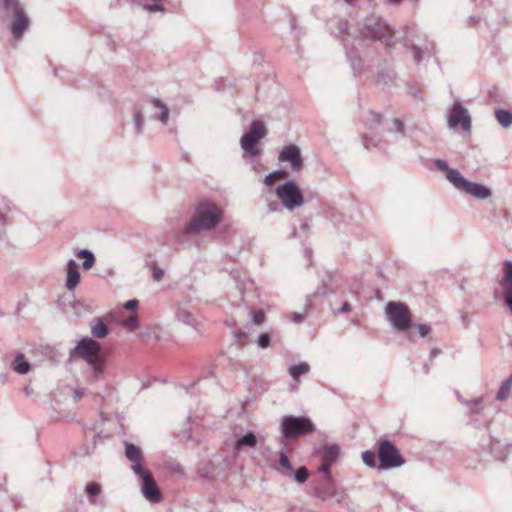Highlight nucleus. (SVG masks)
Listing matches in <instances>:
<instances>
[{
  "mask_svg": "<svg viewBox=\"0 0 512 512\" xmlns=\"http://www.w3.org/2000/svg\"><path fill=\"white\" fill-rule=\"evenodd\" d=\"M309 476L308 470L305 467H300L295 473V479L299 483H304Z\"/></svg>",
  "mask_w": 512,
  "mask_h": 512,
  "instance_id": "30",
  "label": "nucleus"
},
{
  "mask_svg": "<svg viewBox=\"0 0 512 512\" xmlns=\"http://www.w3.org/2000/svg\"><path fill=\"white\" fill-rule=\"evenodd\" d=\"M279 463L282 467H284L288 470H291V468H292L288 457L284 453L280 454Z\"/></svg>",
  "mask_w": 512,
  "mask_h": 512,
  "instance_id": "35",
  "label": "nucleus"
},
{
  "mask_svg": "<svg viewBox=\"0 0 512 512\" xmlns=\"http://www.w3.org/2000/svg\"><path fill=\"white\" fill-rule=\"evenodd\" d=\"M362 460L363 462L369 466V467H374L375 464H376V460H375V453L372 452V451H365L362 453Z\"/></svg>",
  "mask_w": 512,
  "mask_h": 512,
  "instance_id": "27",
  "label": "nucleus"
},
{
  "mask_svg": "<svg viewBox=\"0 0 512 512\" xmlns=\"http://www.w3.org/2000/svg\"><path fill=\"white\" fill-rule=\"evenodd\" d=\"M121 325L125 328H127L128 330L130 331H134L136 330V328L138 327V319H137V316L134 314V315H131L125 319H123L121 321Z\"/></svg>",
  "mask_w": 512,
  "mask_h": 512,
  "instance_id": "26",
  "label": "nucleus"
},
{
  "mask_svg": "<svg viewBox=\"0 0 512 512\" xmlns=\"http://www.w3.org/2000/svg\"><path fill=\"white\" fill-rule=\"evenodd\" d=\"M340 450L339 447L336 445L328 446L324 449L323 454V461L328 462V464H333L338 456H339Z\"/></svg>",
  "mask_w": 512,
  "mask_h": 512,
  "instance_id": "20",
  "label": "nucleus"
},
{
  "mask_svg": "<svg viewBox=\"0 0 512 512\" xmlns=\"http://www.w3.org/2000/svg\"><path fill=\"white\" fill-rule=\"evenodd\" d=\"M276 195L287 209H295L304 203L300 188L294 181H287L276 188Z\"/></svg>",
  "mask_w": 512,
  "mask_h": 512,
  "instance_id": "7",
  "label": "nucleus"
},
{
  "mask_svg": "<svg viewBox=\"0 0 512 512\" xmlns=\"http://www.w3.org/2000/svg\"><path fill=\"white\" fill-rule=\"evenodd\" d=\"M132 469L142 480L141 491L144 497L152 503H159L162 500V494L152 473L144 466L136 465L132 466Z\"/></svg>",
  "mask_w": 512,
  "mask_h": 512,
  "instance_id": "5",
  "label": "nucleus"
},
{
  "mask_svg": "<svg viewBox=\"0 0 512 512\" xmlns=\"http://www.w3.org/2000/svg\"><path fill=\"white\" fill-rule=\"evenodd\" d=\"M272 175L274 176V178H277V181L278 180H285V179L288 178V172H286L284 170L274 171V172H272Z\"/></svg>",
  "mask_w": 512,
  "mask_h": 512,
  "instance_id": "37",
  "label": "nucleus"
},
{
  "mask_svg": "<svg viewBox=\"0 0 512 512\" xmlns=\"http://www.w3.org/2000/svg\"><path fill=\"white\" fill-rule=\"evenodd\" d=\"M314 496L322 501H326L329 498L337 497V501L341 502L345 498L343 491L339 490L332 481H327L323 486L314 489Z\"/></svg>",
  "mask_w": 512,
  "mask_h": 512,
  "instance_id": "12",
  "label": "nucleus"
},
{
  "mask_svg": "<svg viewBox=\"0 0 512 512\" xmlns=\"http://www.w3.org/2000/svg\"><path fill=\"white\" fill-rule=\"evenodd\" d=\"M124 307L127 310H135L138 307V301L135 299L129 300L125 303Z\"/></svg>",
  "mask_w": 512,
  "mask_h": 512,
  "instance_id": "39",
  "label": "nucleus"
},
{
  "mask_svg": "<svg viewBox=\"0 0 512 512\" xmlns=\"http://www.w3.org/2000/svg\"><path fill=\"white\" fill-rule=\"evenodd\" d=\"M386 314L392 325L400 331L408 329L411 325V312L404 303L389 302L386 306Z\"/></svg>",
  "mask_w": 512,
  "mask_h": 512,
  "instance_id": "6",
  "label": "nucleus"
},
{
  "mask_svg": "<svg viewBox=\"0 0 512 512\" xmlns=\"http://www.w3.org/2000/svg\"><path fill=\"white\" fill-rule=\"evenodd\" d=\"M378 457L381 469L399 467L404 464V459L398 449L388 440L380 441Z\"/></svg>",
  "mask_w": 512,
  "mask_h": 512,
  "instance_id": "9",
  "label": "nucleus"
},
{
  "mask_svg": "<svg viewBox=\"0 0 512 512\" xmlns=\"http://www.w3.org/2000/svg\"><path fill=\"white\" fill-rule=\"evenodd\" d=\"M80 281V273L78 270V266L75 261L70 260L67 264V281L66 287L69 290H74L75 287L79 284Z\"/></svg>",
  "mask_w": 512,
  "mask_h": 512,
  "instance_id": "13",
  "label": "nucleus"
},
{
  "mask_svg": "<svg viewBox=\"0 0 512 512\" xmlns=\"http://www.w3.org/2000/svg\"><path fill=\"white\" fill-rule=\"evenodd\" d=\"M294 320H295L296 322H300V321H301V317H300V316H299V317H296V316H295V317H294Z\"/></svg>",
  "mask_w": 512,
  "mask_h": 512,
  "instance_id": "47",
  "label": "nucleus"
},
{
  "mask_svg": "<svg viewBox=\"0 0 512 512\" xmlns=\"http://www.w3.org/2000/svg\"><path fill=\"white\" fill-rule=\"evenodd\" d=\"M350 305L348 303H345L342 307V311H349Z\"/></svg>",
  "mask_w": 512,
  "mask_h": 512,
  "instance_id": "46",
  "label": "nucleus"
},
{
  "mask_svg": "<svg viewBox=\"0 0 512 512\" xmlns=\"http://www.w3.org/2000/svg\"><path fill=\"white\" fill-rule=\"evenodd\" d=\"M86 492L88 495L95 497L101 492V487L99 484L92 482L87 484Z\"/></svg>",
  "mask_w": 512,
  "mask_h": 512,
  "instance_id": "29",
  "label": "nucleus"
},
{
  "mask_svg": "<svg viewBox=\"0 0 512 512\" xmlns=\"http://www.w3.org/2000/svg\"><path fill=\"white\" fill-rule=\"evenodd\" d=\"M278 159L280 162H289L291 169L294 172L298 173L303 168V160L300 149L294 144L285 146L281 150Z\"/></svg>",
  "mask_w": 512,
  "mask_h": 512,
  "instance_id": "11",
  "label": "nucleus"
},
{
  "mask_svg": "<svg viewBox=\"0 0 512 512\" xmlns=\"http://www.w3.org/2000/svg\"><path fill=\"white\" fill-rule=\"evenodd\" d=\"M258 345L261 348H267L270 345V336L268 333H262L258 338Z\"/></svg>",
  "mask_w": 512,
  "mask_h": 512,
  "instance_id": "32",
  "label": "nucleus"
},
{
  "mask_svg": "<svg viewBox=\"0 0 512 512\" xmlns=\"http://www.w3.org/2000/svg\"><path fill=\"white\" fill-rule=\"evenodd\" d=\"M310 367L307 363L303 362L298 365L291 366L289 368V373L294 380H298L301 375L308 373Z\"/></svg>",
  "mask_w": 512,
  "mask_h": 512,
  "instance_id": "21",
  "label": "nucleus"
},
{
  "mask_svg": "<svg viewBox=\"0 0 512 512\" xmlns=\"http://www.w3.org/2000/svg\"><path fill=\"white\" fill-rule=\"evenodd\" d=\"M222 219V210L214 203L201 202L196 207L195 214L185 233H197L202 230H210L214 228Z\"/></svg>",
  "mask_w": 512,
  "mask_h": 512,
  "instance_id": "1",
  "label": "nucleus"
},
{
  "mask_svg": "<svg viewBox=\"0 0 512 512\" xmlns=\"http://www.w3.org/2000/svg\"><path fill=\"white\" fill-rule=\"evenodd\" d=\"M92 334L97 338H104L108 335V328L103 321L98 322L92 327Z\"/></svg>",
  "mask_w": 512,
  "mask_h": 512,
  "instance_id": "25",
  "label": "nucleus"
},
{
  "mask_svg": "<svg viewBox=\"0 0 512 512\" xmlns=\"http://www.w3.org/2000/svg\"><path fill=\"white\" fill-rule=\"evenodd\" d=\"M77 257L84 259L83 268L85 270L91 269L93 267L94 263H95L94 255L90 251H88V250H81V251H79L77 253Z\"/></svg>",
  "mask_w": 512,
  "mask_h": 512,
  "instance_id": "23",
  "label": "nucleus"
},
{
  "mask_svg": "<svg viewBox=\"0 0 512 512\" xmlns=\"http://www.w3.org/2000/svg\"><path fill=\"white\" fill-rule=\"evenodd\" d=\"M447 179L455 185L460 190H463L465 185L467 184V180L460 174L458 170L451 169L448 170L446 174Z\"/></svg>",
  "mask_w": 512,
  "mask_h": 512,
  "instance_id": "17",
  "label": "nucleus"
},
{
  "mask_svg": "<svg viewBox=\"0 0 512 512\" xmlns=\"http://www.w3.org/2000/svg\"><path fill=\"white\" fill-rule=\"evenodd\" d=\"M9 30L15 40H20L29 28L30 18L18 0H3Z\"/></svg>",
  "mask_w": 512,
  "mask_h": 512,
  "instance_id": "2",
  "label": "nucleus"
},
{
  "mask_svg": "<svg viewBox=\"0 0 512 512\" xmlns=\"http://www.w3.org/2000/svg\"><path fill=\"white\" fill-rule=\"evenodd\" d=\"M134 119H135V122H136L137 129L140 131L141 130V124H142V121H143V117H142L141 113L137 112L134 115Z\"/></svg>",
  "mask_w": 512,
  "mask_h": 512,
  "instance_id": "42",
  "label": "nucleus"
},
{
  "mask_svg": "<svg viewBox=\"0 0 512 512\" xmlns=\"http://www.w3.org/2000/svg\"><path fill=\"white\" fill-rule=\"evenodd\" d=\"M463 191H465L466 193L471 194L479 199H486L491 194L489 189L486 188L485 186L477 184V183H472L469 181L465 185Z\"/></svg>",
  "mask_w": 512,
  "mask_h": 512,
  "instance_id": "14",
  "label": "nucleus"
},
{
  "mask_svg": "<svg viewBox=\"0 0 512 512\" xmlns=\"http://www.w3.org/2000/svg\"><path fill=\"white\" fill-rule=\"evenodd\" d=\"M250 315L254 324L259 325L265 320V313L262 310L251 311Z\"/></svg>",
  "mask_w": 512,
  "mask_h": 512,
  "instance_id": "28",
  "label": "nucleus"
},
{
  "mask_svg": "<svg viewBox=\"0 0 512 512\" xmlns=\"http://www.w3.org/2000/svg\"><path fill=\"white\" fill-rule=\"evenodd\" d=\"M369 119H367V121H369L371 123V125H378L381 121V115L380 114H377V113H374V112H369Z\"/></svg>",
  "mask_w": 512,
  "mask_h": 512,
  "instance_id": "34",
  "label": "nucleus"
},
{
  "mask_svg": "<svg viewBox=\"0 0 512 512\" xmlns=\"http://www.w3.org/2000/svg\"><path fill=\"white\" fill-rule=\"evenodd\" d=\"M153 103H154L155 106L162 108V114H161L160 120L164 124H166L167 121H168V117H169V110H168V108L166 106L162 105L159 100H154Z\"/></svg>",
  "mask_w": 512,
  "mask_h": 512,
  "instance_id": "31",
  "label": "nucleus"
},
{
  "mask_svg": "<svg viewBox=\"0 0 512 512\" xmlns=\"http://www.w3.org/2000/svg\"><path fill=\"white\" fill-rule=\"evenodd\" d=\"M282 432L285 438H296L310 434L314 431V425L306 417L286 416L282 420Z\"/></svg>",
  "mask_w": 512,
  "mask_h": 512,
  "instance_id": "4",
  "label": "nucleus"
},
{
  "mask_svg": "<svg viewBox=\"0 0 512 512\" xmlns=\"http://www.w3.org/2000/svg\"><path fill=\"white\" fill-rule=\"evenodd\" d=\"M144 8L150 12L163 11L164 8L160 4L145 5Z\"/></svg>",
  "mask_w": 512,
  "mask_h": 512,
  "instance_id": "38",
  "label": "nucleus"
},
{
  "mask_svg": "<svg viewBox=\"0 0 512 512\" xmlns=\"http://www.w3.org/2000/svg\"><path fill=\"white\" fill-rule=\"evenodd\" d=\"M331 466H332V464H328V462H325L322 460V465L320 467V470L325 474L327 481H332L331 472H330Z\"/></svg>",
  "mask_w": 512,
  "mask_h": 512,
  "instance_id": "33",
  "label": "nucleus"
},
{
  "mask_svg": "<svg viewBox=\"0 0 512 512\" xmlns=\"http://www.w3.org/2000/svg\"><path fill=\"white\" fill-rule=\"evenodd\" d=\"M448 124L452 128L461 127L464 131H470L471 119L467 110L461 104H454L449 114Z\"/></svg>",
  "mask_w": 512,
  "mask_h": 512,
  "instance_id": "10",
  "label": "nucleus"
},
{
  "mask_svg": "<svg viewBox=\"0 0 512 512\" xmlns=\"http://www.w3.org/2000/svg\"><path fill=\"white\" fill-rule=\"evenodd\" d=\"M266 133V127L261 121H253L250 125V130L241 138V147L251 156L258 155L260 153L258 142Z\"/></svg>",
  "mask_w": 512,
  "mask_h": 512,
  "instance_id": "8",
  "label": "nucleus"
},
{
  "mask_svg": "<svg viewBox=\"0 0 512 512\" xmlns=\"http://www.w3.org/2000/svg\"><path fill=\"white\" fill-rule=\"evenodd\" d=\"M378 27H379V32L376 33L375 36L378 39L384 41L387 46H392L393 45V42H392L393 34H392L391 29L388 26L381 24V23L378 24Z\"/></svg>",
  "mask_w": 512,
  "mask_h": 512,
  "instance_id": "19",
  "label": "nucleus"
},
{
  "mask_svg": "<svg viewBox=\"0 0 512 512\" xmlns=\"http://www.w3.org/2000/svg\"><path fill=\"white\" fill-rule=\"evenodd\" d=\"M401 0H390L391 3H398L400 2Z\"/></svg>",
  "mask_w": 512,
  "mask_h": 512,
  "instance_id": "48",
  "label": "nucleus"
},
{
  "mask_svg": "<svg viewBox=\"0 0 512 512\" xmlns=\"http://www.w3.org/2000/svg\"><path fill=\"white\" fill-rule=\"evenodd\" d=\"M394 125L396 126V130L400 133L404 132V124L400 119H394Z\"/></svg>",
  "mask_w": 512,
  "mask_h": 512,
  "instance_id": "43",
  "label": "nucleus"
},
{
  "mask_svg": "<svg viewBox=\"0 0 512 512\" xmlns=\"http://www.w3.org/2000/svg\"><path fill=\"white\" fill-rule=\"evenodd\" d=\"M414 56H415L416 61L420 60V51L418 49H415Z\"/></svg>",
  "mask_w": 512,
  "mask_h": 512,
  "instance_id": "45",
  "label": "nucleus"
},
{
  "mask_svg": "<svg viewBox=\"0 0 512 512\" xmlns=\"http://www.w3.org/2000/svg\"><path fill=\"white\" fill-rule=\"evenodd\" d=\"M277 181V178H274V176L272 175V173L268 174L265 179H264V183L267 185V186H272L275 184V182Z\"/></svg>",
  "mask_w": 512,
  "mask_h": 512,
  "instance_id": "41",
  "label": "nucleus"
},
{
  "mask_svg": "<svg viewBox=\"0 0 512 512\" xmlns=\"http://www.w3.org/2000/svg\"><path fill=\"white\" fill-rule=\"evenodd\" d=\"M125 454H126V457L130 461L133 462L132 466H136V465L143 466L142 465V460H143L142 452L139 447L135 446L134 444H128L126 446Z\"/></svg>",
  "mask_w": 512,
  "mask_h": 512,
  "instance_id": "15",
  "label": "nucleus"
},
{
  "mask_svg": "<svg viewBox=\"0 0 512 512\" xmlns=\"http://www.w3.org/2000/svg\"><path fill=\"white\" fill-rule=\"evenodd\" d=\"M257 444V438L253 433H247L243 437L239 438L235 444V450L239 451L242 447H255Z\"/></svg>",
  "mask_w": 512,
  "mask_h": 512,
  "instance_id": "18",
  "label": "nucleus"
},
{
  "mask_svg": "<svg viewBox=\"0 0 512 512\" xmlns=\"http://www.w3.org/2000/svg\"><path fill=\"white\" fill-rule=\"evenodd\" d=\"M71 357L82 358L98 374L104 371L105 359L101 353V345L91 338L79 341L71 352Z\"/></svg>",
  "mask_w": 512,
  "mask_h": 512,
  "instance_id": "3",
  "label": "nucleus"
},
{
  "mask_svg": "<svg viewBox=\"0 0 512 512\" xmlns=\"http://www.w3.org/2000/svg\"><path fill=\"white\" fill-rule=\"evenodd\" d=\"M419 333L422 337H425L430 332V327L424 324L418 325Z\"/></svg>",
  "mask_w": 512,
  "mask_h": 512,
  "instance_id": "40",
  "label": "nucleus"
},
{
  "mask_svg": "<svg viewBox=\"0 0 512 512\" xmlns=\"http://www.w3.org/2000/svg\"><path fill=\"white\" fill-rule=\"evenodd\" d=\"M511 388H512V379L509 377L505 382H503V384L499 388L497 395H496V399L499 401L506 400L508 398V396L510 395Z\"/></svg>",
  "mask_w": 512,
  "mask_h": 512,
  "instance_id": "22",
  "label": "nucleus"
},
{
  "mask_svg": "<svg viewBox=\"0 0 512 512\" xmlns=\"http://www.w3.org/2000/svg\"><path fill=\"white\" fill-rule=\"evenodd\" d=\"M495 116L497 121L504 127H508L512 124V114L507 110H497Z\"/></svg>",
  "mask_w": 512,
  "mask_h": 512,
  "instance_id": "24",
  "label": "nucleus"
},
{
  "mask_svg": "<svg viewBox=\"0 0 512 512\" xmlns=\"http://www.w3.org/2000/svg\"><path fill=\"white\" fill-rule=\"evenodd\" d=\"M436 165L437 167L442 170V171H446L448 173V165L445 161H442V160H437L436 161Z\"/></svg>",
  "mask_w": 512,
  "mask_h": 512,
  "instance_id": "44",
  "label": "nucleus"
},
{
  "mask_svg": "<svg viewBox=\"0 0 512 512\" xmlns=\"http://www.w3.org/2000/svg\"><path fill=\"white\" fill-rule=\"evenodd\" d=\"M12 369L19 374H26L30 370V364L25 360L23 354H18L11 364Z\"/></svg>",
  "mask_w": 512,
  "mask_h": 512,
  "instance_id": "16",
  "label": "nucleus"
},
{
  "mask_svg": "<svg viewBox=\"0 0 512 512\" xmlns=\"http://www.w3.org/2000/svg\"><path fill=\"white\" fill-rule=\"evenodd\" d=\"M163 275L164 271L162 269H160L157 266L153 267V278L155 279V281L159 282L163 278Z\"/></svg>",
  "mask_w": 512,
  "mask_h": 512,
  "instance_id": "36",
  "label": "nucleus"
}]
</instances>
